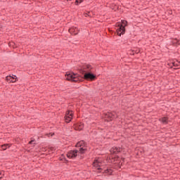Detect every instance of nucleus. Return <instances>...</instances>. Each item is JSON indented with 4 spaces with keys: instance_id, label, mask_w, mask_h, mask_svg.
<instances>
[{
    "instance_id": "obj_1",
    "label": "nucleus",
    "mask_w": 180,
    "mask_h": 180,
    "mask_svg": "<svg viewBox=\"0 0 180 180\" xmlns=\"http://www.w3.org/2000/svg\"><path fill=\"white\" fill-rule=\"evenodd\" d=\"M85 153H86V148L82 147V148H79V150H70L67 154V157L68 158H77V157L78 156V154H85Z\"/></svg>"
},
{
    "instance_id": "obj_2",
    "label": "nucleus",
    "mask_w": 180,
    "mask_h": 180,
    "mask_svg": "<svg viewBox=\"0 0 180 180\" xmlns=\"http://www.w3.org/2000/svg\"><path fill=\"white\" fill-rule=\"evenodd\" d=\"M119 28L117 30V33L119 36L124 34L126 33V26H127V20H122V23L118 25Z\"/></svg>"
},
{
    "instance_id": "obj_3",
    "label": "nucleus",
    "mask_w": 180,
    "mask_h": 180,
    "mask_svg": "<svg viewBox=\"0 0 180 180\" xmlns=\"http://www.w3.org/2000/svg\"><path fill=\"white\" fill-rule=\"evenodd\" d=\"M65 78L67 81H70L71 82H78V81H81L79 77H78V75L75 74L74 72H67L65 75Z\"/></svg>"
},
{
    "instance_id": "obj_4",
    "label": "nucleus",
    "mask_w": 180,
    "mask_h": 180,
    "mask_svg": "<svg viewBox=\"0 0 180 180\" xmlns=\"http://www.w3.org/2000/svg\"><path fill=\"white\" fill-rule=\"evenodd\" d=\"M84 79L86 81H95L96 76L92 72H86L84 75Z\"/></svg>"
},
{
    "instance_id": "obj_5",
    "label": "nucleus",
    "mask_w": 180,
    "mask_h": 180,
    "mask_svg": "<svg viewBox=\"0 0 180 180\" xmlns=\"http://www.w3.org/2000/svg\"><path fill=\"white\" fill-rule=\"evenodd\" d=\"M123 149L120 146H113L110 150V154L112 155H116L117 154H119L122 153V150Z\"/></svg>"
},
{
    "instance_id": "obj_6",
    "label": "nucleus",
    "mask_w": 180,
    "mask_h": 180,
    "mask_svg": "<svg viewBox=\"0 0 180 180\" xmlns=\"http://www.w3.org/2000/svg\"><path fill=\"white\" fill-rule=\"evenodd\" d=\"M116 117V115L113 112H107L105 114V122H112L113 119Z\"/></svg>"
},
{
    "instance_id": "obj_7",
    "label": "nucleus",
    "mask_w": 180,
    "mask_h": 180,
    "mask_svg": "<svg viewBox=\"0 0 180 180\" xmlns=\"http://www.w3.org/2000/svg\"><path fill=\"white\" fill-rule=\"evenodd\" d=\"M93 167L94 168L98 169V172H102V171H103V169L101 167V162H99L98 159L94 160V162H93Z\"/></svg>"
},
{
    "instance_id": "obj_8",
    "label": "nucleus",
    "mask_w": 180,
    "mask_h": 180,
    "mask_svg": "<svg viewBox=\"0 0 180 180\" xmlns=\"http://www.w3.org/2000/svg\"><path fill=\"white\" fill-rule=\"evenodd\" d=\"M69 33L75 36L79 33V30L76 27H72L69 29Z\"/></svg>"
},
{
    "instance_id": "obj_9",
    "label": "nucleus",
    "mask_w": 180,
    "mask_h": 180,
    "mask_svg": "<svg viewBox=\"0 0 180 180\" xmlns=\"http://www.w3.org/2000/svg\"><path fill=\"white\" fill-rule=\"evenodd\" d=\"M82 68L84 72H86L91 71L92 68H94L92 67V65L89 64H86V65H84Z\"/></svg>"
},
{
    "instance_id": "obj_10",
    "label": "nucleus",
    "mask_w": 180,
    "mask_h": 180,
    "mask_svg": "<svg viewBox=\"0 0 180 180\" xmlns=\"http://www.w3.org/2000/svg\"><path fill=\"white\" fill-rule=\"evenodd\" d=\"M17 79L18 77H16V76H14V77L12 76H7L6 77V81H7V82H16Z\"/></svg>"
},
{
    "instance_id": "obj_11",
    "label": "nucleus",
    "mask_w": 180,
    "mask_h": 180,
    "mask_svg": "<svg viewBox=\"0 0 180 180\" xmlns=\"http://www.w3.org/2000/svg\"><path fill=\"white\" fill-rule=\"evenodd\" d=\"M103 174H105V175H112V174H113V169L107 167L106 169H104Z\"/></svg>"
},
{
    "instance_id": "obj_12",
    "label": "nucleus",
    "mask_w": 180,
    "mask_h": 180,
    "mask_svg": "<svg viewBox=\"0 0 180 180\" xmlns=\"http://www.w3.org/2000/svg\"><path fill=\"white\" fill-rule=\"evenodd\" d=\"M73 116H74V113H72V112H71L70 116H65V120L66 123H70V122H71V120H72Z\"/></svg>"
},
{
    "instance_id": "obj_13",
    "label": "nucleus",
    "mask_w": 180,
    "mask_h": 180,
    "mask_svg": "<svg viewBox=\"0 0 180 180\" xmlns=\"http://www.w3.org/2000/svg\"><path fill=\"white\" fill-rule=\"evenodd\" d=\"M85 146H86V143H85L84 141H80L77 142L76 144V147H80V148L85 147Z\"/></svg>"
},
{
    "instance_id": "obj_14",
    "label": "nucleus",
    "mask_w": 180,
    "mask_h": 180,
    "mask_svg": "<svg viewBox=\"0 0 180 180\" xmlns=\"http://www.w3.org/2000/svg\"><path fill=\"white\" fill-rule=\"evenodd\" d=\"M75 130H79L81 131V130H84V124H79L75 127Z\"/></svg>"
},
{
    "instance_id": "obj_15",
    "label": "nucleus",
    "mask_w": 180,
    "mask_h": 180,
    "mask_svg": "<svg viewBox=\"0 0 180 180\" xmlns=\"http://www.w3.org/2000/svg\"><path fill=\"white\" fill-rule=\"evenodd\" d=\"M11 147V145L9 143H5L4 145H1V148L4 151L6 150V148H9Z\"/></svg>"
},
{
    "instance_id": "obj_16",
    "label": "nucleus",
    "mask_w": 180,
    "mask_h": 180,
    "mask_svg": "<svg viewBox=\"0 0 180 180\" xmlns=\"http://www.w3.org/2000/svg\"><path fill=\"white\" fill-rule=\"evenodd\" d=\"M173 67H178V68H180V62H174V63H172Z\"/></svg>"
},
{
    "instance_id": "obj_17",
    "label": "nucleus",
    "mask_w": 180,
    "mask_h": 180,
    "mask_svg": "<svg viewBox=\"0 0 180 180\" xmlns=\"http://www.w3.org/2000/svg\"><path fill=\"white\" fill-rule=\"evenodd\" d=\"M162 122L165 123V124H167L168 123V119L165 117H162Z\"/></svg>"
},
{
    "instance_id": "obj_18",
    "label": "nucleus",
    "mask_w": 180,
    "mask_h": 180,
    "mask_svg": "<svg viewBox=\"0 0 180 180\" xmlns=\"http://www.w3.org/2000/svg\"><path fill=\"white\" fill-rule=\"evenodd\" d=\"M8 46H9V47H13V49H15V47H16L15 46V42H9Z\"/></svg>"
},
{
    "instance_id": "obj_19",
    "label": "nucleus",
    "mask_w": 180,
    "mask_h": 180,
    "mask_svg": "<svg viewBox=\"0 0 180 180\" xmlns=\"http://www.w3.org/2000/svg\"><path fill=\"white\" fill-rule=\"evenodd\" d=\"M71 113H72V110H68L65 112V116H70V115H71Z\"/></svg>"
},
{
    "instance_id": "obj_20",
    "label": "nucleus",
    "mask_w": 180,
    "mask_h": 180,
    "mask_svg": "<svg viewBox=\"0 0 180 180\" xmlns=\"http://www.w3.org/2000/svg\"><path fill=\"white\" fill-rule=\"evenodd\" d=\"M82 2H84V0H76L75 4L78 6V4H82Z\"/></svg>"
},
{
    "instance_id": "obj_21",
    "label": "nucleus",
    "mask_w": 180,
    "mask_h": 180,
    "mask_svg": "<svg viewBox=\"0 0 180 180\" xmlns=\"http://www.w3.org/2000/svg\"><path fill=\"white\" fill-rule=\"evenodd\" d=\"M34 141H36V140L32 139V140H31V141L29 142V144H34V145H36V143H34Z\"/></svg>"
},
{
    "instance_id": "obj_22",
    "label": "nucleus",
    "mask_w": 180,
    "mask_h": 180,
    "mask_svg": "<svg viewBox=\"0 0 180 180\" xmlns=\"http://www.w3.org/2000/svg\"><path fill=\"white\" fill-rule=\"evenodd\" d=\"M4 171L0 172V175H4Z\"/></svg>"
},
{
    "instance_id": "obj_23",
    "label": "nucleus",
    "mask_w": 180,
    "mask_h": 180,
    "mask_svg": "<svg viewBox=\"0 0 180 180\" xmlns=\"http://www.w3.org/2000/svg\"><path fill=\"white\" fill-rule=\"evenodd\" d=\"M64 161H66L67 162H68V160H67V159L65 158H63Z\"/></svg>"
},
{
    "instance_id": "obj_24",
    "label": "nucleus",
    "mask_w": 180,
    "mask_h": 180,
    "mask_svg": "<svg viewBox=\"0 0 180 180\" xmlns=\"http://www.w3.org/2000/svg\"><path fill=\"white\" fill-rule=\"evenodd\" d=\"M85 16H86H86H89V15H88V13H86V15H85Z\"/></svg>"
},
{
    "instance_id": "obj_25",
    "label": "nucleus",
    "mask_w": 180,
    "mask_h": 180,
    "mask_svg": "<svg viewBox=\"0 0 180 180\" xmlns=\"http://www.w3.org/2000/svg\"><path fill=\"white\" fill-rule=\"evenodd\" d=\"M51 136H54V134H52Z\"/></svg>"
},
{
    "instance_id": "obj_26",
    "label": "nucleus",
    "mask_w": 180,
    "mask_h": 180,
    "mask_svg": "<svg viewBox=\"0 0 180 180\" xmlns=\"http://www.w3.org/2000/svg\"><path fill=\"white\" fill-rule=\"evenodd\" d=\"M117 158V159H119V157H117V158Z\"/></svg>"
},
{
    "instance_id": "obj_27",
    "label": "nucleus",
    "mask_w": 180,
    "mask_h": 180,
    "mask_svg": "<svg viewBox=\"0 0 180 180\" xmlns=\"http://www.w3.org/2000/svg\"><path fill=\"white\" fill-rule=\"evenodd\" d=\"M0 179H2V176H0Z\"/></svg>"
},
{
    "instance_id": "obj_28",
    "label": "nucleus",
    "mask_w": 180,
    "mask_h": 180,
    "mask_svg": "<svg viewBox=\"0 0 180 180\" xmlns=\"http://www.w3.org/2000/svg\"><path fill=\"white\" fill-rule=\"evenodd\" d=\"M63 159H60V161H63Z\"/></svg>"
},
{
    "instance_id": "obj_29",
    "label": "nucleus",
    "mask_w": 180,
    "mask_h": 180,
    "mask_svg": "<svg viewBox=\"0 0 180 180\" xmlns=\"http://www.w3.org/2000/svg\"><path fill=\"white\" fill-rule=\"evenodd\" d=\"M172 44H174V41H172Z\"/></svg>"
},
{
    "instance_id": "obj_30",
    "label": "nucleus",
    "mask_w": 180,
    "mask_h": 180,
    "mask_svg": "<svg viewBox=\"0 0 180 180\" xmlns=\"http://www.w3.org/2000/svg\"><path fill=\"white\" fill-rule=\"evenodd\" d=\"M67 1H72V0H67Z\"/></svg>"
},
{
    "instance_id": "obj_31",
    "label": "nucleus",
    "mask_w": 180,
    "mask_h": 180,
    "mask_svg": "<svg viewBox=\"0 0 180 180\" xmlns=\"http://www.w3.org/2000/svg\"><path fill=\"white\" fill-rule=\"evenodd\" d=\"M1 25H0V30H1Z\"/></svg>"
}]
</instances>
